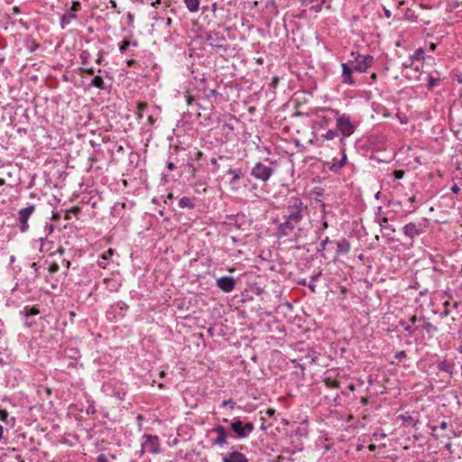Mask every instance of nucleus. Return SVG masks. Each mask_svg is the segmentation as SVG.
<instances>
[{
  "instance_id": "f257e3e1",
  "label": "nucleus",
  "mask_w": 462,
  "mask_h": 462,
  "mask_svg": "<svg viewBox=\"0 0 462 462\" xmlns=\"http://www.w3.org/2000/svg\"><path fill=\"white\" fill-rule=\"evenodd\" d=\"M307 212L308 208L300 198H290L284 207V221L278 227L279 234L289 236L295 228L300 229L299 225Z\"/></svg>"
},
{
  "instance_id": "f03ea898",
  "label": "nucleus",
  "mask_w": 462,
  "mask_h": 462,
  "mask_svg": "<svg viewBox=\"0 0 462 462\" xmlns=\"http://www.w3.org/2000/svg\"><path fill=\"white\" fill-rule=\"evenodd\" d=\"M337 128L340 132L343 138L350 136L355 132V125L350 121V117L345 114H339L337 111H334Z\"/></svg>"
},
{
  "instance_id": "7ed1b4c3",
  "label": "nucleus",
  "mask_w": 462,
  "mask_h": 462,
  "mask_svg": "<svg viewBox=\"0 0 462 462\" xmlns=\"http://www.w3.org/2000/svg\"><path fill=\"white\" fill-rule=\"evenodd\" d=\"M230 428L238 439H245L254 431V425L250 421L244 423L240 418H234Z\"/></svg>"
},
{
  "instance_id": "20e7f679",
  "label": "nucleus",
  "mask_w": 462,
  "mask_h": 462,
  "mask_svg": "<svg viewBox=\"0 0 462 462\" xmlns=\"http://www.w3.org/2000/svg\"><path fill=\"white\" fill-rule=\"evenodd\" d=\"M270 165H266L263 162H257L251 171V175L257 180L262 181H267L273 175L274 169Z\"/></svg>"
},
{
  "instance_id": "39448f33",
  "label": "nucleus",
  "mask_w": 462,
  "mask_h": 462,
  "mask_svg": "<svg viewBox=\"0 0 462 462\" xmlns=\"http://www.w3.org/2000/svg\"><path fill=\"white\" fill-rule=\"evenodd\" d=\"M351 56L355 58L356 62L354 69L360 73L366 72L374 62V57L372 55H360L359 53L356 55V52L352 51Z\"/></svg>"
},
{
  "instance_id": "423d86ee",
  "label": "nucleus",
  "mask_w": 462,
  "mask_h": 462,
  "mask_svg": "<svg viewBox=\"0 0 462 462\" xmlns=\"http://www.w3.org/2000/svg\"><path fill=\"white\" fill-rule=\"evenodd\" d=\"M143 438L145 439V441L142 443L140 456H142L144 452H149L152 454L160 453V442L157 436L144 435Z\"/></svg>"
},
{
  "instance_id": "0eeeda50",
  "label": "nucleus",
  "mask_w": 462,
  "mask_h": 462,
  "mask_svg": "<svg viewBox=\"0 0 462 462\" xmlns=\"http://www.w3.org/2000/svg\"><path fill=\"white\" fill-rule=\"evenodd\" d=\"M209 432L217 435L215 439L210 440L213 446L223 447L227 444L228 433L223 425H217Z\"/></svg>"
},
{
  "instance_id": "6e6552de",
  "label": "nucleus",
  "mask_w": 462,
  "mask_h": 462,
  "mask_svg": "<svg viewBox=\"0 0 462 462\" xmlns=\"http://www.w3.org/2000/svg\"><path fill=\"white\" fill-rule=\"evenodd\" d=\"M35 211V206L31 205L27 208H22L19 210V224H20V230L22 232L27 231L29 226H28V219L32 216V214Z\"/></svg>"
},
{
  "instance_id": "1a4fd4ad",
  "label": "nucleus",
  "mask_w": 462,
  "mask_h": 462,
  "mask_svg": "<svg viewBox=\"0 0 462 462\" xmlns=\"http://www.w3.org/2000/svg\"><path fill=\"white\" fill-rule=\"evenodd\" d=\"M217 286L225 292H230L235 289L236 280L232 276H223L217 280Z\"/></svg>"
},
{
  "instance_id": "9d476101",
  "label": "nucleus",
  "mask_w": 462,
  "mask_h": 462,
  "mask_svg": "<svg viewBox=\"0 0 462 462\" xmlns=\"http://www.w3.org/2000/svg\"><path fill=\"white\" fill-rule=\"evenodd\" d=\"M342 73H341V80L342 83L346 85H354L355 80L353 79V69L349 67L346 63L341 64Z\"/></svg>"
},
{
  "instance_id": "9b49d317",
  "label": "nucleus",
  "mask_w": 462,
  "mask_h": 462,
  "mask_svg": "<svg viewBox=\"0 0 462 462\" xmlns=\"http://www.w3.org/2000/svg\"><path fill=\"white\" fill-rule=\"evenodd\" d=\"M223 462H248V459L245 454L236 450L224 457Z\"/></svg>"
},
{
  "instance_id": "f8f14e48",
  "label": "nucleus",
  "mask_w": 462,
  "mask_h": 462,
  "mask_svg": "<svg viewBox=\"0 0 462 462\" xmlns=\"http://www.w3.org/2000/svg\"><path fill=\"white\" fill-rule=\"evenodd\" d=\"M341 152H342V158L341 160H339L337 162H332L328 168L331 171H335L337 172V171H339L341 168H343L346 164V160H347V157H346V150L345 148H342L341 149Z\"/></svg>"
},
{
  "instance_id": "ddd939ff",
  "label": "nucleus",
  "mask_w": 462,
  "mask_h": 462,
  "mask_svg": "<svg viewBox=\"0 0 462 462\" xmlns=\"http://www.w3.org/2000/svg\"><path fill=\"white\" fill-rule=\"evenodd\" d=\"M351 249V245L349 242L346 238H341L337 242V254H346Z\"/></svg>"
},
{
  "instance_id": "4468645a",
  "label": "nucleus",
  "mask_w": 462,
  "mask_h": 462,
  "mask_svg": "<svg viewBox=\"0 0 462 462\" xmlns=\"http://www.w3.org/2000/svg\"><path fill=\"white\" fill-rule=\"evenodd\" d=\"M403 233L405 236H407L410 238H414L415 236H419L420 232L417 228V226L413 223H410L403 226Z\"/></svg>"
},
{
  "instance_id": "2eb2a0df",
  "label": "nucleus",
  "mask_w": 462,
  "mask_h": 462,
  "mask_svg": "<svg viewBox=\"0 0 462 462\" xmlns=\"http://www.w3.org/2000/svg\"><path fill=\"white\" fill-rule=\"evenodd\" d=\"M113 395L118 400L123 401L126 395V389L124 383H118L115 385L113 390Z\"/></svg>"
},
{
  "instance_id": "dca6fc26",
  "label": "nucleus",
  "mask_w": 462,
  "mask_h": 462,
  "mask_svg": "<svg viewBox=\"0 0 462 462\" xmlns=\"http://www.w3.org/2000/svg\"><path fill=\"white\" fill-rule=\"evenodd\" d=\"M115 251L109 248L98 260L97 263L101 268H106L108 264V260L114 255Z\"/></svg>"
},
{
  "instance_id": "f3484780",
  "label": "nucleus",
  "mask_w": 462,
  "mask_h": 462,
  "mask_svg": "<svg viewBox=\"0 0 462 462\" xmlns=\"http://www.w3.org/2000/svg\"><path fill=\"white\" fill-rule=\"evenodd\" d=\"M75 18H76V14H74V13H72L70 11L68 14H64L61 17V26H62V28H64L66 25L70 23V22L72 20H74Z\"/></svg>"
},
{
  "instance_id": "a211bd4d",
  "label": "nucleus",
  "mask_w": 462,
  "mask_h": 462,
  "mask_svg": "<svg viewBox=\"0 0 462 462\" xmlns=\"http://www.w3.org/2000/svg\"><path fill=\"white\" fill-rule=\"evenodd\" d=\"M187 8L190 12H197L199 10V0H184Z\"/></svg>"
},
{
  "instance_id": "6ab92c4d",
  "label": "nucleus",
  "mask_w": 462,
  "mask_h": 462,
  "mask_svg": "<svg viewBox=\"0 0 462 462\" xmlns=\"http://www.w3.org/2000/svg\"><path fill=\"white\" fill-rule=\"evenodd\" d=\"M91 85L99 88V89H104L105 88V85H104V80L101 77L99 76H96L92 81H91Z\"/></svg>"
},
{
  "instance_id": "aec40b11",
  "label": "nucleus",
  "mask_w": 462,
  "mask_h": 462,
  "mask_svg": "<svg viewBox=\"0 0 462 462\" xmlns=\"http://www.w3.org/2000/svg\"><path fill=\"white\" fill-rule=\"evenodd\" d=\"M179 205L180 208H193V203L191 199L188 197H183L180 199Z\"/></svg>"
},
{
  "instance_id": "412c9836",
  "label": "nucleus",
  "mask_w": 462,
  "mask_h": 462,
  "mask_svg": "<svg viewBox=\"0 0 462 462\" xmlns=\"http://www.w3.org/2000/svg\"><path fill=\"white\" fill-rule=\"evenodd\" d=\"M404 18L411 22H416V16L412 10L407 9L404 14Z\"/></svg>"
},
{
  "instance_id": "4be33fe9",
  "label": "nucleus",
  "mask_w": 462,
  "mask_h": 462,
  "mask_svg": "<svg viewBox=\"0 0 462 462\" xmlns=\"http://www.w3.org/2000/svg\"><path fill=\"white\" fill-rule=\"evenodd\" d=\"M147 107V104L144 102H139L137 104V117L142 118L143 114L142 112Z\"/></svg>"
},
{
  "instance_id": "5701e85b",
  "label": "nucleus",
  "mask_w": 462,
  "mask_h": 462,
  "mask_svg": "<svg viewBox=\"0 0 462 462\" xmlns=\"http://www.w3.org/2000/svg\"><path fill=\"white\" fill-rule=\"evenodd\" d=\"M406 357V353L404 350H402V351H399L395 354L394 356V358L396 359V361H393L392 363L393 364H395V363H399L401 362L402 359H404Z\"/></svg>"
},
{
  "instance_id": "b1692460",
  "label": "nucleus",
  "mask_w": 462,
  "mask_h": 462,
  "mask_svg": "<svg viewBox=\"0 0 462 462\" xmlns=\"http://www.w3.org/2000/svg\"><path fill=\"white\" fill-rule=\"evenodd\" d=\"M227 173L232 176L233 180H237L241 178V171L239 170H229Z\"/></svg>"
},
{
  "instance_id": "393cba45",
  "label": "nucleus",
  "mask_w": 462,
  "mask_h": 462,
  "mask_svg": "<svg viewBox=\"0 0 462 462\" xmlns=\"http://www.w3.org/2000/svg\"><path fill=\"white\" fill-rule=\"evenodd\" d=\"M325 383L329 388H338L339 387L338 382L332 380L330 378H327L325 380Z\"/></svg>"
},
{
  "instance_id": "a878e982",
  "label": "nucleus",
  "mask_w": 462,
  "mask_h": 462,
  "mask_svg": "<svg viewBox=\"0 0 462 462\" xmlns=\"http://www.w3.org/2000/svg\"><path fill=\"white\" fill-rule=\"evenodd\" d=\"M337 136V132L334 130H328L327 133L323 135V137L327 140H332Z\"/></svg>"
},
{
  "instance_id": "bb28decb",
  "label": "nucleus",
  "mask_w": 462,
  "mask_h": 462,
  "mask_svg": "<svg viewBox=\"0 0 462 462\" xmlns=\"http://www.w3.org/2000/svg\"><path fill=\"white\" fill-rule=\"evenodd\" d=\"M320 274H321V272H319L316 275L312 276V281L309 284V288L312 291H315V287H316V285L314 284L313 282L316 281L318 279V277L320 276Z\"/></svg>"
},
{
  "instance_id": "cd10ccee",
  "label": "nucleus",
  "mask_w": 462,
  "mask_h": 462,
  "mask_svg": "<svg viewBox=\"0 0 462 462\" xmlns=\"http://www.w3.org/2000/svg\"><path fill=\"white\" fill-rule=\"evenodd\" d=\"M423 55H424V50H423L422 48H419V49L415 51V53H414L413 57H414L415 59H417V60H420V59H423Z\"/></svg>"
},
{
  "instance_id": "c85d7f7f",
  "label": "nucleus",
  "mask_w": 462,
  "mask_h": 462,
  "mask_svg": "<svg viewBox=\"0 0 462 462\" xmlns=\"http://www.w3.org/2000/svg\"><path fill=\"white\" fill-rule=\"evenodd\" d=\"M8 416L9 414L6 410H0V420L6 422Z\"/></svg>"
},
{
  "instance_id": "c756f323",
  "label": "nucleus",
  "mask_w": 462,
  "mask_h": 462,
  "mask_svg": "<svg viewBox=\"0 0 462 462\" xmlns=\"http://www.w3.org/2000/svg\"><path fill=\"white\" fill-rule=\"evenodd\" d=\"M222 406L223 407L229 406L231 409H234L236 406V402H233L232 400H226L222 402Z\"/></svg>"
},
{
  "instance_id": "7c9ffc66",
  "label": "nucleus",
  "mask_w": 462,
  "mask_h": 462,
  "mask_svg": "<svg viewBox=\"0 0 462 462\" xmlns=\"http://www.w3.org/2000/svg\"><path fill=\"white\" fill-rule=\"evenodd\" d=\"M436 81H437L436 79H434L430 76H428V88H432L435 86Z\"/></svg>"
},
{
  "instance_id": "2f4dec72",
  "label": "nucleus",
  "mask_w": 462,
  "mask_h": 462,
  "mask_svg": "<svg viewBox=\"0 0 462 462\" xmlns=\"http://www.w3.org/2000/svg\"><path fill=\"white\" fill-rule=\"evenodd\" d=\"M430 430H431V435L433 438H435L436 439H439L440 437L439 435L438 434L437 431V429L438 427L437 426H430Z\"/></svg>"
},
{
  "instance_id": "473e14b6",
  "label": "nucleus",
  "mask_w": 462,
  "mask_h": 462,
  "mask_svg": "<svg viewBox=\"0 0 462 462\" xmlns=\"http://www.w3.org/2000/svg\"><path fill=\"white\" fill-rule=\"evenodd\" d=\"M404 175V171H401V170H397V171H393V176L395 177V179H402Z\"/></svg>"
},
{
  "instance_id": "72a5a7b5",
  "label": "nucleus",
  "mask_w": 462,
  "mask_h": 462,
  "mask_svg": "<svg viewBox=\"0 0 462 462\" xmlns=\"http://www.w3.org/2000/svg\"><path fill=\"white\" fill-rule=\"evenodd\" d=\"M329 242V238L327 236L325 239H323L320 243V251H324L326 249V245Z\"/></svg>"
},
{
  "instance_id": "f704fd0d",
  "label": "nucleus",
  "mask_w": 462,
  "mask_h": 462,
  "mask_svg": "<svg viewBox=\"0 0 462 462\" xmlns=\"http://www.w3.org/2000/svg\"><path fill=\"white\" fill-rule=\"evenodd\" d=\"M80 7V4L79 2H74L71 8H70V12L72 13H76Z\"/></svg>"
},
{
  "instance_id": "c9c22d12",
  "label": "nucleus",
  "mask_w": 462,
  "mask_h": 462,
  "mask_svg": "<svg viewBox=\"0 0 462 462\" xmlns=\"http://www.w3.org/2000/svg\"><path fill=\"white\" fill-rule=\"evenodd\" d=\"M58 270H59V265L55 263H51L49 267L50 273H56V272H58Z\"/></svg>"
},
{
  "instance_id": "e433bc0d",
  "label": "nucleus",
  "mask_w": 462,
  "mask_h": 462,
  "mask_svg": "<svg viewBox=\"0 0 462 462\" xmlns=\"http://www.w3.org/2000/svg\"><path fill=\"white\" fill-rule=\"evenodd\" d=\"M38 313H39V310H38L36 308L32 307V308H31V309L29 310V311H26V312H25V315H26V316H29V315H37Z\"/></svg>"
},
{
  "instance_id": "4c0bfd02",
  "label": "nucleus",
  "mask_w": 462,
  "mask_h": 462,
  "mask_svg": "<svg viewBox=\"0 0 462 462\" xmlns=\"http://www.w3.org/2000/svg\"><path fill=\"white\" fill-rule=\"evenodd\" d=\"M129 44H130V43H129V42H128V41H124V42H122L121 46H120V50H121L122 51H125L128 49Z\"/></svg>"
},
{
  "instance_id": "58836bf2",
  "label": "nucleus",
  "mask_w": 462,
  "mask_h": 462,
  "mask_svg": "<svg viewBox=\"0 0 462 462\" xmlns=\"http://www.w3.org/2000/svg\"><path fill=\"white\" fill-rule=\"evenodd\" d=\"M460 189L459 187L457 185V184H454L452 187H451V191L455 194H457L459 192Z\"/></svg>"
},
{
  "instance_id": "ea45409f",
  "label": "nucleus",
  "mask_w": 462,
  "mask_h": 462,
  "mask_svg": "<svg viewBox=\"0 0 462 462\" xmlns=\"http://www.w3.org/2000/svg\"><path fill=\"white\" fill-rule=\"evenodd\" d=\"M97 462H107L106 457L104 454H101L97 457Z\"/></svg>"
},
{
  "instance_id": "a19ab883",
  "label": "nucleus",
  "mask_w": 462,
  "mask_h": 462,
  "mask_svg": "<svg viewBox=\"0 0 462 462\" xmlns=\"http://www.w3.org/2000/svg\"><path fill=\"white\" fill-rule=\"evenodd\" d=\"M448 427V423L447 421H442L440 424H439V429L440 430H447Z\"/></svg>"
},
{
  "instance_id": "79ce46f5",
  "label": "nucleus",
  "mask_w": 462,
  "mask_h": 462,
  "mask_svg": "<svg viewBox=\"0 0 462 462\" xmlns=\"http://www.w3.org/2000/svg\"><path fill=\"white\" fill-rule=\"evenodd\" d=\"M167 169H168L169 171H172V170H174V169H175V164H174L172 162H169L167 163Z\"/></svg>"
},
{
  "instance_id": "37998d69",
  "label": "nucleus",
  "mask_w": 462,
  "mask_h": 462,
  "mask_svg": "<svg viewBox=\"0 0 462 462\" xmlns=\"http://www.w3.org/2000/svg\"><path fill=\"white\" fill-rule=\"evenodd\" d=\"M223 128L224 129L226 128L228 131H233L234 130V127L231 125V124H226V123L223 125Z\"/></svg>"
},
{
  "instance_id": "c03bdc74",
  "label": "nucleus",
  "mask_w": 462,
  "mask_h": 462,
  "mask_svg": "<svg viewBox=\"0 0 462 462\" xmlns=\"http://www.w3.org/2000/svg\"><path fill=\"white\" fill-rule=\"evenodd\" d=\"M274 412H275V411H274L273 409H268V410L266 411V414H267L269 417L273 416V415L274 414Z\"/></svg>"
},
{
  "instance_id": "a18cd8bd",
  "label": "nucleus",
  "mask_w": 462,
  "mask_h": 462,
  "mask_svg": "<svg viewBox=\"0 0 462 462\" xmlns=\"http://www.w3.org/2000/svg\"><path fill=\"white\" fill-rule=\"evenodd\" d=\"M84 71H86L88 74L89 75H93L94 74V69L93 68H89V69H84Z\"/></svg>"
},
{
  "instance_id": "49530a36",
  "label": "nucleus",
  "mask_w": 462,
  "mask_h": 462,
  "mask_svg": "<svg viewBox=\"0 0 462 462\" xmlns=\"http://www.w3.org/2000/svg\"><path fill=\"white\" fill-rule=\"evenodd\" d=\"M193 101V97L191 96H187V104L189 106Z\"/></svg>"
},
{
  "instance_id": "de8ad7c7",
  "label": "nucleus",
  "mask_w": 462,
  "mask_h": 462,
  "mask_svg": "<svg viewBox=\"0 0 462 462\" xmlns=\"http://www.w3.org/2000/svg\"><path fill=\"white\" fill-rule=\"evenodd\" d=\"M148 121H149L150 125H152L154 123V118L152 117V116H149Z\"/></svg>"
},
{
  "instance_id": "09e8293b",
  "label": "nucleus",
  "mask_w": 462,
  "mask_h": 462,
  "mask_svg": "<svg viewBox=\"0 0 462 462\" xmlns=\"http://www.w3.org/2000/svg\"><path fill=\"white\" fill-rule=\"evenodd\" d=\"M457 433L455 430H453L452 431V436H448V439H451L453 437H457Z\"/></svg>"
},
{
  "instance_id": "8fccbe9b",
  "label": "nucleus",
  "mask_w": 462,
  "mask_h": 462,
  "mask_svg": "<svg viewBox=\"0 0 462 462\" xmlns=\"http://www.w3.org/2000/svg\"><path fill=\"white\" fill-rule=\"evenodd\" d=\"M367 402H368V401H367V399H366V398H365V397H363V398L361 399V403H362L363 405H365V404L367 403Z\"/></svg>"
},
{
  "instance_id": "3c124183",
  "label": "nucleus",
  "mask_w": 462,
  "mask_h": 462,
  "mask_svg": "<svg viewBox=\"0 0 462 462\" xmlns=\"http://www.w3.org/2000/svg\"><path fill=\"white\" fill-rule=\"evenodd\" d=\"M430 49L431 51H434V50L436 49V44H435V43H433V42H431V43L430 44Z\"/></svg>"
},
{
  "instance_id": "603ef678",
  "label": "nucleus",
  "mask_w": 462,
  "mask_h": 462,
  "mask_svg": "<svg viewBox=\"0 0 462 462\" xmlns=\"http://www.w3.org/2000/svg\"><path fill=\"white\" fill-rule=\"evenodd\" d=\"M439 368L441 370H446V365L444 364L439 365Z\"/></svg>"
},
{
  "instance_id": "864d4df0",
  "label": "nucleus",
  "mask_w": 462,
  "mask_h": 462,
  "mask_svg": "<svg viewBox=\"0 0 462 462\" xmlns=\"http://www.w3.org/2000/svg\"><path fill=\"white\" fill-rule=\"evenodd\" d=\"M409 201H410L411 203H413V202L415 201V197H411V198L409 199Z\"/></svg>"
},
{
  "instance_id": "5fc2aeb1",
  "label": "nucleus",
  "mask_w": 462,
  "mask_h": 462,
  "mask_svg": "<svg viewBox=\"0 0 462 462\" xmlns=\"http://www.w3.org/2000/svg\"><path fill=\"white\" fill-rule=\"evenodd\" d=\"M210 162H211L212 164H216L217 163V159L216 158H212Z\"/></svg>"
},
{
  "instance_id": "6e6d98bb",
  "label": "nucleus",
  "mask_w": 462,
  "mask_h": 462,
  "mask_svg": "<svg viewBox=\"0 0 462 462\" xmlns=\"http://www.w3.org/2000/svg\"><path fill=\"white\" fill-rule=\"evenodd\" d=\"M385 14H386V16H387V17H390V15H391L390 11L386 10V11H385Z\"/></svg>"
},
{
  "instance_id": "4d7b16f0",
  "label": "nucleus",
  "mask_w": 462,
  "mask_h": 462,
  "mask_svg": "<svg viewBox=\"0 0 462 462\" xmlns=\"http://www.w3.org/2000/svg\"><path fill=\"white\" fill-rule=\"evenodd\" d=\"M69 316H70V317H74V316H76V313H75L74 311H70V312H69Z\"/></svg>"
},
{
  "instance_id": "13d9d810",
  "label": "nucleus",
  "mask_w": 462,
  "mask_h": 462,
  "mask_svg": "<svg viewBox=\"0 0 462 462\" xmlns=\"http://www.w3.org/2000/svg\"><path fill=\"white\" fill-rule=\"evenodd\" d=\"M322 225H323V227H324V228H327V227H328V223H327V222H324Z\"/></svg>"
},
{
  "instance_id": "bf43d9fd",
  "label": "nucleus",
  "mask_w": 462,
  "mask_h": 462,
  "mask_svg": "<svg viewBox=\"0 0 462 462\" xmlns=\"http://www.w3.org/2000/svg\"><path fill=\"white\" fill-rule=\"evenodd\" d=\"M426 328H427L428 330H430V328H431V325H430V324H427Z\"/></svg>"
},
{
  "instance_id": "052dcab7",
  "label": "nucleus",
  "mask_w": 462,
  "mask_h": 462,
  "mask_svg": "<svg viewBox=\"0 0 462 462\" xmlns=\"http://www.w3.org/2000/svg\"><path fill=\"white\" fill-rule=\"evenodd\" d=\"M320 10V5L316 7V12Z\"/></svg>"
},
{
  "instance_id": "680f3d73",
  "label": "nucleus",
  "mask_w": 462,
  "mask_h": 462,
  "mask_svg": "<svg viewBox=\"0 0 462 462\" xmlns=\"http://www.w3.org/2000/svg\"><path fill=\"white\" fill-rule=\"evenodd\" d=\"M160 0H157L155 3H152V5L154 6L156 4H159Z\"/></svg>"
},
{
  "instance_id": "e2e57ef3",
  "label": "nucleus",
  "mask_w": 462,
  "mask_h": 462,
  "mask_svg": "<svg viewBox=\"0 0 462 462\" xmlns=\"http://www.w3.org/2000/svg\"><path fill=\"white\" fill-rule=\"evenodd\" d=\"M410 320H411L412 323H415V321H416L417 319H410Z\"/></svg>"
},
{
  "instance_id": "0e129e2a",
  "label": "nucleus",
  "mask_w": 462,
  "mask_h": 462,
  "mask_svg": "<svg viewBox=\"0 0 462 462\" xmlns=\"http://www.w3.org/2000/svg\"><path fill=\"white\" fill-rule=\"evenodd\" d=\"M375 78H376V75L374 73V74L372 75V79H375Z\"/></svg>"
},
{
  "instance_id": "69168bd1",
  "label": "nucleus",
  "mask_w": 462,
  "mask_h": 462,
  "mask_svg": "<svg viewBox=\"0 0 462 462\" xmlns=\"http://www.w3.org/2000/svg\"><path fill=\"white\" fill-rule=\"evenodd\" d=\"M137 419H138L139 420H142V416H141V415H138Z\"/></svg>"
},
{
  "instance_id": "338daca9",
  "label": "nucleus",
  "mask_w": 462,
  "mask_h": 462,
  "mask_svg": "<svg viewBox=\"0 0 462 462\" xmlns=\"http://www.w3.org/2000/svg\"><path fill=\"white\" fill-rule=\"evenodd\" d=\"M314 361H315V359L311 357L310 363H313Z\"/></svg>"
},
{
  "instance_id": "774afa93",
  "label": "nucleus",
  "mask_w": 462,
  "mask_h": 462,
  "mask_svg": "<svg viewBox=\"0 0 462 462\" xmlns=\"http://www.w3.org/2000/svg\"><path fill=\"white\" fill-rule=\"evenodd\" d=\"M4 184V180L0 179V185Z\"/></svg>"
}]
</instances>
